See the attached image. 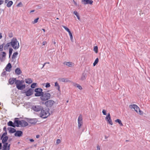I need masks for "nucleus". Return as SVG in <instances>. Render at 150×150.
Returning a JSON list of instances; mask_svg holds the SVG:
<instances>
[{
	"label": "nucleus",
	"instance_id": "obj_60",
	"mask_svg": "<svg viewBox=\"0 0 150 150\" xmlns=\"http://www.w3.org/2000/svg\"><path fill=\"white\" fill-rule=\"evenodd\" d=\"M2 37L1 33H0V39H1Z\"/></svg>",
	"mask_w": 150,
	"mask_h": 150
},
{
	"label": "nucleus",
	"instance_id": "obj_62",
	"mask_svg": "<svg viewBox=\"0 0 150 150\" xmlns=\"http://www.w3.org/2000/svg\"><path fill=\"white\" fill-rule=\"evenodd\" d=\"M8 1V0H5V4H6Z\"/></svg>",
	"mask_w": 150,
	"mask_h": 150
},
{
	"label": "nucleus",
	"instance_id": "obj_18",
	"mask_svg": "<svg viewBox=\"0 0 150 150\" xmlns=\"http://www.w3.org/2000/svg\"><path fill=\"white\" fill-rule=\"evenodd\" d=\"M7 129L9 131V132L10 133H14L16 132V130L13 128L8 127Z\"/></svg>",
	"mask_w": 150,
	"mask_h": 150
},
{
	"label": "nucleus",
	"instance_id": "obj_45",
	"mask_svg": "<svg viewBox=\"0 0 150 150\" xmlns=\"http://www.w3.org/2000/svg\"><path fill=\"white\" fill-rule=\"evenodd\" d=\"M38 19H39L38 18H36V19H35L34 20V21H33V23H37L38 22Z\"/></svg>",
	"mask_w": 150,
	"mask_h": 150
},
{
	"label": "nucleus",
	"instance_id": "obj_11",
	"mask_svg": "<svg viewBox=\"0 0 150 150\" xmlns=\"http://www.w3.org/2000/svg\"><path fill=\"white\" fill-rule=\"evenodd\" d=\"M105 119L109 124L111 125H112L113 123L111 119L110 115L109 113L105 117Z\"/></svg>",
	"mask_w": 150,
	"mask_h": 150
},
{
	"label": "nucleus",
	"instance_id": "obj_13",
	"mask_svg": "<svg viewBox=\"0 0 150 150\" xmlns=\"http://www.w3.org/2000/svg\"><path fill=\"white\" fill-rule=\"evenodd\" d=\"M23 135V132L21 130L16 131L14 135L15 136L20 137L22 136Z\"/></svg>",
	"mask_w": 150,
	"mask_h": 150
},
{
	"label": "nucleus",
	"instance_id": "obj_61",
	"mask_svg": "<svg viewBox=\"0 0 150 150\" xmlns=\"http://www.w3.org/2000/svg\"><path fill=\"white\" fill-rule=\"evenodd\" d=\"M36 137L37 138H38L40 137V135H37L36 136Z\"/></svg>",
	"mask_w": 150,
	"mask_h": 150
},
{
	"label": "nucleus",
	"instance_id": "obj_58",
	"mask_svg": "<svg viewBox=\"0 0 150 150\" xmlns=\"http://www.w3.org/2000/svg\"><path fill=\"white\" fill-rule=\"evenodd\" d=\"M2 148V143H0V149H1Z\"/></svg>",
	"mask_w": 150,
	"mask_h": 150
},
{
	"label": "nucleus",
	"instance_id": "obj_23",
	"mask_svg": "<svg viewBox=\"0 0 150 150\" xmlns=\"http://www.w3.org/2000/svg\"><path fill=\"white\" fill-rule=\"evenodd\" d=\"M8 138V136H5L2 139V143H4L6 142Z\"/></svg>",
	"mask_w": 150,
	"mask_h": 150
},
{
	"label": "nucleus",
	"instance_id": "obj_48",
	"mask_svg": "<svg viewBox=\"0 0 150 150\" xmlns=\"http://www.w3.org/2000/svg\"><path fill=\"white\" fill-rule=\"evenodd\" d=\"M106 110H102V113L103 115H106L107 114L106 113Z\"/></svg>",
	"mask_w": 150,
	"mask_h": 150
},
{
	"label": "nucleus",
	"instance_id": "obj_47",
	"mask_svg": "<svg viewBox=\"0 0 150 150\" xmlns=\"http://www.w3.org/2000/svg\"><path fill=\"white\" fill-rule=\"evenodd\" d=\"M50 86V84L49 83H46L45 87L47 88H49Z\"/></svg>",
	"mask_w": 150,
	"mask_h": 150
},
{
	"label": "nucleus",
	"instance_id": "obj_14",
	"mask_svg": "<svg viewBox=\"0 0 150 150\" xmlns=\"http://www.w3.org/2000/svg\"><path fill=\"white\" fill-rule=\"evenodd\" d=\"M1 53L2 54H0V59L1 62H2L4 59V58L5 57L6 54L4 52H2Z\"/></svg>",
	"mask_w": 150,
	"mask_h": 150
},
{
	"label": "nucleus",
	"instance_id": "obj_34",
	"mask_svg": "<svg viewBox=\"0 0 150 150\" xmlns=\"http://www.w3.org/2000/svg\"><path fill=\"white\" fill-rule=\"evenodd\" d=\"M18 52H16L14 53L12 56V58L13 59L16 57V56L18 54Z\"/></svg>",
	"mask_w": 150,
	"mask_h": 150
},
{
	"label": "nucleus",
	"instance_id": "obj_38",
	"mask_svg": "<svg viewBox=\"0 0 150 150\" xmlns=\"http://www.w3.org/2000/svg\"><path fill=\"white\" fill-rule=\"evenodd\" d=\"M61 80L63 82H67L69 81L67 79L62 78Z\"/></svg>",
	"mask_w": 150,
	"mask_h": 150
},
{
	"label": "nucleus",
	"instance_id": "obj_4",
	"mask_svg": "<svg viewBox=\"0 0 150 150\" xmlns=\"http://www.w3.org/2000/svg\"><path fill=\"white\" fill-rule=\"evenodd\" d=\"M19 82H17V81L16 80L15 82V84L16 85V87L19 90H23L25 89V84H22V83L21 81H19Z\"/></svg>",
	"mask_w": 150,
	"mask_h": 150
},
{
	"label": "nucleus",
	"instance_id": "obj_55",
	"mask_svg": "<svg viewBox=\"0 0 150 150\" xmlns=\"http://www.w3.org/2000/svg\"><path fill=\"white\" fill-rule=\"evenodd\" d=\"M3 130L5 132H6V128L5 126L3 128Z\"/></svg>",
	"mask_w": 150,
	"mask_h": 150
},
{
	"label": "nucleus",
	"instance_id": "obj_25",
	"mask_svg": "<svg viewBox=\"0 0 150 150\" xmlns=\"http://www.w3.org/2000/svg\"><path fill=\"white\" fill-rule=\"evenodd\" d=\"M13 2L12 1H9L7 3L6 6L8 8L10 7L13 5Z\"/></svg>",
	"mask_w": 150,
	"mask_h": 150
},
{
	"label": "nucleus",
	"instance_id": "obj_24",
	"mask_svg": "<svg viewBox=\"0 0 150 150\" xmlns=\"http://www.w3.org/2000/svg\"><path fill=\"white\" fill-rule=\"evenodd\" d=\"M81 1L84 4H91L92 2L90 1L89 0H81Z\"/></svg>",
	"mask_w": 150,
	"mask_h": 150
},
{
	"label": "nucleus",
	"instance_id": "obj_42",
	"mask_svg": "<svg viewBox=\"0 0 150 150\" xmlns=\"http://www.w3.org/2000/svg\"><path fill=\"white\" fill-rule=\"evenodd\" d=\"M4 44V43L0 45V51H2L3 50V47Z\"/></svg>",
	"mask_w": 150,
	"mask_h": 150
},
{
	"label": "nucleus",
	"instance_id": "obj_17",
	"mask_svg": "<svg viewBox=\"0 0 150 150\" xmlns=\"http://www.w3.org/2000/svg\"><path fill=\"white\" fill-rule=\"evenodd\" d=\"M64 64L71 67H72L74 66V64L70 62H65L64 63Z\"/></svg>",
	"mask_w": 150,
	"mask_h": 150
},
{
	"label": "nucleus",
	"instance_id": "obj_10",
	"mask_svg": "<svg viewBox=\"0 0 150 150\" xmlns=\"http://www.w3.org/2000/svg\"><path fill=\"white\" fill-rule=\"evenodd\" d=\"M34 89L31 88L28 89L27 91L25 92V95L27 96H29L32 95L33 93Z\"/></svg>",
	"mask_w": 150,
	"mask_h": 150
},
{
	"label": "nucleus",
	"instance_id": "obj_6",
	"mask_svg": "<svg viewBox=\"0 0 150 150\" xmlns=\"http://www.w3.org/2000/svg\"><path fill=\"white\" fill-rule=\"evenodd\" d=\"M129 108H132L134 109V110L137 113H139L140 115H142L143 114V112L141 111L139 108L136 105L133 104L132 105H129Z\"/></svg>",
	"mask_w": 150,
	"mask_h": 150
},
{
	"label": "nucleus",
	"instance_id": "obj_52",
	"mask_svg": "<svg viewBox=\"0 0 150 150\" xmlns=\"http://www.w3.org/2000/svg\"><path fill=\"white\" fill-rule=\"evenodd\" d=\"M47 44V42L46 41H43L42 44V45H45Z\"/></svg>",
	"mask_w": 150,
	"mask_h": 150
},
{
	"label": "nucleus",
	"instance_id": "obj_1",
	"mask_svg": "<svg viewBox=\"0 0 150 150\" xmlns=\"http://www.w3.org/2000/svg\"><path fill=\"white\" fill-rule=\"evenodd\" d=\"M11 45L15 50L18 49L19 47V43L16 38H13L10 42Z\"/></svg>",
	"mask_w": 150,
	"mask_h": 150
},
{
	"label": "nucleus",
	"instance_id": "obj_56",
	"mask_svg": "<svg viewBox=\"0 0 150 150\" xmlns=\"http://www.w3.org/2000/svg\"><path fill=\"white\" fill-rule=\"evenodd\" d=\"M20 5H22V3L21 2H19L17 5V6H20Z\"/></svg>",
	"mask_w": 150,
	"mask_h": 150
},
{
	"label": "nucleus",
	"instance_id": "obj_63",
	"mask_svg": "<svg viewBox=\"0 0 150 150\" xmlns=\"http://www.w3.org/2000/svg\"><path fill=\"white\" fill-rule=\"evenodd\" d=\"M10 146H11V144H8L7 147L9 148H10Z\"/></svg>",
	"mask_w": 150,
	"mask_h": 150
},
{
	"label": "nucleus",
	"instance_id": "obj_35",
	"mask_svg": "<svg viewBox=\"0 0 150 150\" xmlns=\"http://www.w3.org/2000/svg\"><path fill=\"white\" fill-rule=\"evenodd\" d=\"M69 36H70V38L71 41L72 42H73V35L72 34L71 32V31L69 32Z\"/></svg>",
	"mask_w": 150,
	"mask_h": 150
},
{
	"label": "nucleus",
	"instance_id": "obj_39",
	"mask_svg": "<svg viewBox=\"0 0 150 150\" xmlns=\"http://www.w3.org/2000/svg\"><path fill=\"white\" fill-rule=\"evenodd\" d=\"M93 50L94 52L97 53L98 52V47L97 46H95L94 47Z\"/></svg>",
	"mask_w": 150,
	"mask_h": 150
},
{
	"label": "nucleus",
	"instance_id": "obj_49",
	"mask_svg": "<svg viewBox=\"0 0 150 150\" xmlns=\"http://www.w3.org/2000/svg\"><path fill=\"white\" fill-rule=\"evenodd\" d=\"M8 36L10 38L12 37H13L12 33L11 32L9 33L8 34Z\"/></svg>",
	"mask_w": 150,
	"mask_h": 150
},
{
	"label": "nucleus",
	"instance_id": "obj_15",
	"mask_svg": "<svg viewBox=\"0 0 150 150\" xmlns=\"http://www.w3.org/2000/svg\"><path fill=\"white\" fill-rule=\"evenodd\" d=\"M11 67L12 66L11 63H8L5 67L6 71H10L11 70Z\"/></svg>",
	"mask_w": 150,
	"mask_h": 150
},
{
	"label": "nucleus",
	"instance_id": "obj_28",
	"mask_svg": "<svg viewBox=\"0 0 150 150\" xmlns=\"http://www.w3.org/2000/svg\"><path fill=\"white\" fill-rule=\"evenodd\" d=\"M55 86L57 87V89L58 91L60 92V86L57 82H56L55 83Z\"/></svg>",
	"mask_w": 150,
	"mask_h": 150
},
{
	"label": "nucleus",
	"instance_id": "obj_12",
	"mask_svg": "<svg viewBox=\"0 0 150 150\" xmlns=\"http://www.w3.org/2000/svg\"><path fill=\"white\" fill-rule=\"evenodd\" d=\"M18 118H15V120L14 121V123L15 126V127H19V125H21L22 123L21 122V121L20 120H18Z\"/></svg>",
	"mask_w": 150,
	"mask_h": 150
},
{
	"label": "nucleus",
	"instance_id": "obj_33",
	"mask_svg": "<svg viewBox=\"0 0 150 150\" xmlns=\"http://www.w3.org/2000/svg\"><path fill=\"white\" fill-rule=\"evenodd\" d=\"M99 61V59L98 58H97L96 59H95L94 62L93 63V66H95L96 64L98 63Z\"/></svg>",
	"mask_w": 150,
	"mask_h": 150
},
{
	"label": "nucleus",
	"instance_id": "obj_37",
	"mask_svg": "<svg viewBox=\"0 0 150 150\" xmlns=\"http://www.w3.org/2000/svg\"><path fill=\"white\" fill-rule=\"evenodd\" d=\"M75 86L80 90H82V87L79 84L76 83L75 84Z\"/></svg>",
	"mask_w": 150,
	"mask_h": 150
},
{
	"label": "nucleus",
	"instance_id": "obj_44",
	"mask_svg": "<svg viewBox=\"0 0 150 150\" xmlns=\"http://www.w3.org/2000/svg\"><path fill=\"white\" fill-rule=\"evenodd\" d=\"M63 27L68 33L70 31L69 29L65 26H63Z\"/></svg>",
	"mask_w": 150,
	"mask_h": 150
},
{
	"label": "nucleus",
	"instance_id": "obj_46",
	"mask_svg": "<svg viewBox=\"0 0 150 150\" xmlns=\"http://www.w3.org/2000/svg\"><path fill=\"white\" fill-rule=\"evenodd\" d=\"M6 74V72L5 71H4L1 74V76H5Z\"/></svg>",
	"mask_w": 150,
	"mask_h": 150
},
{
	"label": "nucleus",
	"instance_id": "obj_20",
	"mask_svg": "<svg viewBox=\"0 0 150 150\" xmlns=\"http://www.w3.org/2000/svg\"><path fill=\"white\" fill-rule=\"evenodd\" d=\"M21 121L22 123L21 125V127H25L28 125V123L24 120H22Z\"/></svg>",
	"mask_w": 150,
	"mask_h": 150
},
{
	"label": "nucleus",
	"instance_id": "obj_8",
	"mask_svg": "<svg viewBox=\"0 0 150 150\" xmlns=\"http://www.w3.org/2000/svg\"><path fill=\"white\" fill-rule=\"evenodd\" d=\"M31 109L35 112H38L41 111L43 109V107L41 105H33Z\"/></svg>",
	"mask_w": 150,
	"mask_h": 150
},
{
	"label": "nucleus",
	"instance_id": "obj_36",
	"mask_svg": "<svg viewBox=\"0 0 150 150\" xmlns=\"http://www.w3.org/2000/svg\"><path fill=\"white\" fill-rule=\"evenodd\" d=\"M78 122V129H79L81 127V126H82L83 124V122Z\"/></svg>",
	"mask_w": 150,
	"mask_h": 150
},
{
	"label": "nucleus",
	"instance_id": "obj_31",
	"mask_svg": "<svg viewBox=\"0 0 150 150\" xmlns=\"http://www.w3.org/2000/svg\"><path fill=\"white\" fill-rule=\"evenodd\" d=\"M74 13L78 19L79 20L80 18L78 13L76 11H74Z\"/></svg>",
	"mask_w": 150,
	"mask_h": 150
},
{
	"label": "nucleus",
	"instance_id": "obj_41",
	"mask_svg": "<svg viewBox=\"0 0 150 150\" xmlns=\"http://www.w3.org/2000/svg\"><path fill=\"white\" fill-rule=\"evenodd\" d=\"M7 134V133L6 132H5L4 133L0 138L1 139H2L5 136H6V135Z\"/></svg>",
	"mask_w": 150,
	"mask_h": 150
},
{
	"label": "nucleus",
	"instance_id": "obj_21",
	"mask_svg": "<svg viewBox=\"0 0 150 150\" xmlns=\"http://www.w3.org/2000/svg\"><path fill=\"white\" fill-rule=\"evenodd\" d=\"M87 76V75L84 72L82 74L81 78V80L83 81L86 79Z\"/></svg>",
	"mask_w": 150,
	"mask_h": 150
},
{
	"label": "nucleus",
	"instance_id": "obj_27",
	"mask_svg": "<svg viewBox=\"0 0 150 150\" xmlns=\"http://www.w3.org/2000/svg\"><path fill=\"white\" fill-rule=\"evenodd\" d=\"M115 122H117L119 123V124L120 125V126H122L123 124L122 123V121L119 119H117L116 120H115Z\"/></svg>",
	"mask_w": 150,
	"mask_h": 150
},
{
	"label": "nucleus",
	"instance_id": "obj_3",
	"mask_svg": "<svg viewBox=\"0 0 150 150\" xmlns=\"http://www.w3.org/2000/svg\"><path fill=\"white\" fill-rule=\"evenodd\" d=\"M49 110V109H48V110L46 109L44 110L43 109H42L41 110L40 114V117L43 118H47L50 115Z\"/></svg>",
	"mask_w": 150,
	"mask_h": 150
},
{
	"label": "nucleus",
	"instance_id": "obj_22",
	"mask_svg": "<svg viewBox=\"0 0 150 150\" xmlns=\"http://www.w3.org/2000/svg\"><path fill=\"white\" fill-rule=\"evenodd\" d=\"M7 125L9 126L15 127L14 122L13 123L12 121H9L7 123Z\"/></svg>",
	"mask_w": 150,
	"mask_h": 150
},
{
	"label": "nucleus",
	"instance_id": "obj_19",
	"mask_svg": "<svg viewBox=\"0 0 150 150\" xmlns=\"http://www.w3.org/2000/svg\"><path fill=\"white\" fill-rule=\"evenodd\" d=\"M16 74L19 75L22 73V71L19 68H17L15 70Z\"/></svg>",
	"mask_w": 150,
	"mask_h": 150
},
{
	"label": "nucleus",
	"instance_id": "obj_29",
	"mask_svg": "<svg viewBox=\"0 0 150 150\" xmlns=\"http://www.w3.org/2000/svg\"><path fill=\"white\" fill-rule=\"evenodd\" d=\"M10 45H11V43H10V42L7 43L4 46V50L7 49L8 48V47L10 46Z\"/></svg>",
	"mask_w": 150,
	"mask_h": 150
},
{
	"label": "nucleus",
	"instance_id": "obj_64",
	"mask_svg": "<svg viewBox=\"0 0 150 150\" xmlns=\"http://www.w3.org/2000/svg\"><path fill=\"white\" fill-rule=\"evenodd\" d=\"M45 148H41L40 150H44Z\"/></svg>",
	"mask_w": 150,
	"mask_h": 150
},
{
	"label": "nucleus",
	"instance_id": "obj_40",
	"mask_svg": "<svg viewBox=\"0 0 150 150\" xmlns=\"http://www.w3.org/2000/svg\"><path fill=\"white\" fill-rule=\"evenodd\" d=\"M13 50L12 48H10L9 49V57H10L11 55L12 52H13Z\"/></svg>",
	"mask_w": 150,
	"mask_h": 150
},
{
	"label": "nucleus",
	"instance_id": "obj_30",
	"mask_svg": "<svg viewBox=\"0 0 150 150\" xmlns=\"http://www.w3.org/2000/svg\"><path fill=\"white\" fill-rule=\"evenodd\" d=\"M83 122L82 117L81 115H79L78 119V122Z\"/></svg>",
	"mask_w": 150,
	"mask_h": 150
},
{
	"label": "nucleus",
	"instance_id": "obj_7",
	"mask_svg": "<svg viewBox=\"0 0 150 150\" xmlns=\"http://www.w3.org/2000/svg\"><path fill=\"white\" fill-rule=\"evenodd\" d=\"M54 101L52 100H50L46 101L44 103L45 105L47 108H51L54 103Z\"/></svg>",
	"mask_w": 150,
	"mask_h": 150
},
{
	"label": "nucleus",
	"instance_id": "obj_50",
	"mask_svg": "<svg viewBox=\"0 0 150 150\" xmlns=\"http://www.w3.org/2000/svg\"><path fill=\"white\" fill-rule=\"evenodd\" d=\"M61 142L60 140L59 139H57V140L56 143L57 144Z\"/></svg>",
	"mask_w": 150,
	"mask_h": 150
},
{
	"label": "nucleus",
	"instance_id": "obj_43",
	"mask_svg": "<svg viewBox=\"0 0 150 150\" xmlns=\"http://www.w3.org/2000/svg\"><path fill=\"white\" fill-rule=\"evenodd\" d=\"M36 84L37 83H33L31 85V87L32 88H34L35 87Z\"/></svg>",
	"mask_w": 150,
	"mask_h": 150
},
{
	"label": "nucleus",
	"instance_id": "obj_9",
	"mask_svg": "<svg viewBox=\"0 0 150 150\" xmlns=\"http://www.w3.org/2000/svg\"><path fill=\"white\" fill-rule=\"evenodd\" d=\"M27 120L29 123L33 125H35L38 121L36 118H27Z\"/></svg>",
	"mask_w": 150,
	"mask_h": 150
},
{
	"label": "nucleus",
	"instance_id": "obj_53",
	"mask_svg": "<svg viewBox=\"0 0 150 150\" xmlns=\"http://www.w3.org/2000/svg\"><path fill=\"white\" fill-rule=\"evenodd\" d=\"M17 82H19V81H21V82L22 84H23V83L24 82V81L23 80H17Z\"/></svg>",
	"mask_w": 150,
	"mask_h": 150
},
{
	"label": "nucleus",
	"instance_id": "obj_2",
	"mask_svg": "<svg viewBox=\"0 0 150 150\" xmlns=\"http://www.w3.org/2000/svg\"><path fill=\"white\" fill-rule=\"evenodd\" d=\"M51 97V95L46 92H43L41 96L40 97L41 100L42 101H47Z\"/></svg>",
	"mask_w": 150,
	"mask_h": 150
},
{
	"label": "nucleus",
	"instance_id": "obj_26",
	"mask_svg": "<svg viewBox=\"0 0 150 150\" xmlns=\"http://www.w3.org/2000/svg\"><path fill=\"white\" fill-rule=\"evenodd\" d=\"M25 82L27 83L30 84L32 82V81L31 79L29 78L27 79H25Z\"/></svg>",
	"mask_w": 150,
	"mask_h": 150
},
{
	"label": "nucleus",
	"instance_id": "obj_54",
	"mask_svg": "<svg viewBox=\"0 0 150 150\" xmlns=\"http://www.w3.org/2000/svg\"><path fill=\"white\" fill-rule=\"evenodd\" d=\"M4 2V0H0V5L2 4Z\"/></svg>",
	"mask_w": 150,
	"mask_h": 150
},
{
	"label": "nucleus",
	"instance_id": "obj_5",
	"mask_svg": "<svg viewBox=\"0 0 150 150\" xmlns=\"http://www.w3.org/2000/svg\"><path fill=\"white\" fill-rule=\"evenodd\" d=\"M42 89L41 88H37L34 90L36 93L35 94V96L36 97L41 96L43 93Z\"/></svg>",
	"mask_w": 150,
	"mask_h": 150
},
{
	"label": "nucleus",
	"instance_id": "obj_16",
	"mask_svg": "<svg viewBox=\"0 0 150 150\" xmlns=\"http://www.w3.org/2000/svg\"><path fill=\"white\" fill-rule=\"evenodd\" d=\"M17 80L16 78H10L8 82L10 84L12 85L14 83V82H15Z\"/></svg>",
	"mask_w": 150,
	"mask_h": 150
},
{
	"label": "nucleus",
	"instance_id": "obj_32",
	"mask_svg": "<svg viewBox=\"0 0 150 150\" xmlns=\"http://www.w3.org/2000/svg\"><path fill=\"white\" fill-rule=\"evenodd\" d=\"M3 144H4L3 147V149H5L6 148V147H7L8 143L7 142H6L5 143H4Z\"/></svg>",
	"mask_w": 150,
	"mask_h": 150
},
{
	"label": "nucleus",
	"instance_id": "obj_51",
	"mask_svg": "<svg viewBox=\"0 0 150 150\" xmlns=\"http://www.w3.org/2000/svg\"><path fill=\"white\" fill-rule=\"evenodd\" d=\"M97 150H100V147L99 145L97 146Z\"/></svg>",
	"mask_w": 150,
	"mask_h": 150
},
{
	"label": "nucleus",
	"instance_id": "obj_59",
	"mask_svg": "<svg viewBox=\"0 0 150 150\" xmlns=\"http://www.w3.org/2000/svg\"><path fill=\"white\" fill-rule=\"evenodd\" d=\"M10 150V148H8V147H6V149H3V150Z\"/></svg>",
	"mask_w": 150,
	"mask_h": 150
},
{
	"label": "nucleus",
	"instance_id": "obj_57",
	"mask_svg": "<svg viewBox=\"0 0 150 150\" xmlns=\"http://www.w3.org/2000/svg\"><path fill=\"white\" fill-rule=\"evenodd\" d=\"M30 141L31 142H33L34 141V140L33 139H30Z\"/></svg>",
	"mask_w": 150,
	"mask_h": 150
}]
</instances>
